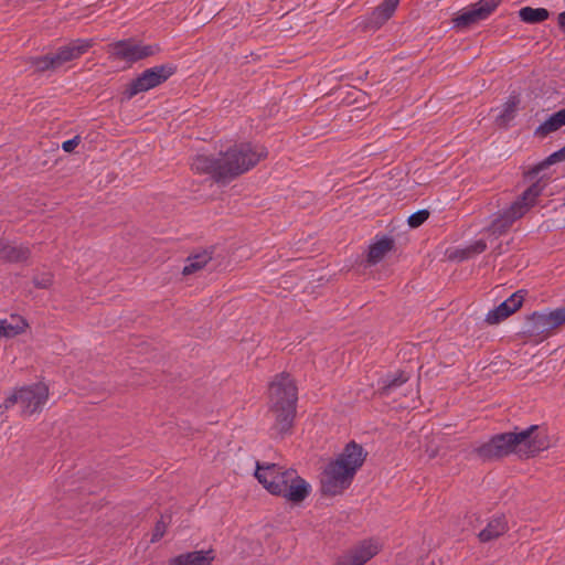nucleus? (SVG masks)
<instances>
[{
  "label": "nucleus",
  "mask_w": 565,
  "mask_h": 565,
  "mask_svg": "<svg viewBox=\"0 0 565 565\" xmlns=\"http://www.w3.org/2000/svg\"><path fill=\"white\" fill-rule=\"evenodd\" d=\"M81 142V137L75 136L74 138L66 140L62 143V149L65 152H72Z\"/></svg>",
  "instance_id": "36"
},
{
  "label": "nucleus",
  "mask_w": 565,
  "mask_h": 565,
  "mask_svg": "<svg viewBox=\"0 0 565 565\" xmlns=\"http://www.w3.org/2000/svg\"><path fill=\"white\" fill-rule=\"evenodd\" d=\"M280 481H281V483H275V484L269 483V487H271V489L274 490L273 495L281 497L285 499L286 489L289 486V481H287V478H284Z\"/></svg>",
  "instance_id": "35"
},
{
  "label": "nucleus",
  "mask_w": 565,
  "mask_h": 565,
  "mask_svg": "<svg viewBox=\"0 0 565 565\" xmlns=\"http://www.w3.org/2000/svg\"><path fill=\"white\" fill-rule=\"evenodd\" d=\"M429 217V212L427 210H419L412 215H409L407 223L412 228H417L423 225L427 218Z\"/></svg>",
  "instance_id": "31"
},
{
  "label": "nucleus",
  "mask_w": 565,
  "mask_h": 565,
  "mask_svg": "<svg viewBox=\"0 0 565 565\" xmlns=\"http://www.w3.org/2000/svg\"><path fill=\"white\" fill-rule=\"evenodd\" d=\"M377 554V546L370 542H362L360 545L350 551L348 556L356 564L364 565L374 555Z\"/></svg>",
  "instance_id": "22"
},
{
  "label": "nucleus",
  "mask_w": 565,
  "mask_h": 565,
  "mask_svg": "<svg viewBox=\"0 0 565 565\" xmlns=\"http://www.w3.org/2000/svg\"><path fill=\"white\" fill-rule=\"evenodd\" d=\"M565 160V146L559 150L553 152L543 161L533 166L529 171L524 173V177L529 180H533L541 171L547 169L550 166Z\"/></svg>",
  "instance_id": "23"
},
{
  "label": "nucleus",
  "mask_w": 565,
  "mask_h": 565,
  "mask_svg": "<svg viewBox=\"0 0 565 565\" xmlns=\"http://www.w3.org/2000/svg\"><path fill=\"white\" fill-rule=\"evenodd\" d=\"M196 258H200V263H195L194 260H188V264L183 267L182 274L183 275H191L200 269H202L211 259V253L207 250H204L201 254H196Z\"/></svg>",
  "instance_id": "28"
},
{
  "label": "nucleus",
  "mask_w": 565,
  "mask_h": 565,
  "mask_svg": "<svg viewBox=\"0 0 565 565\" xmlns=\"http://www.w3.org/2000/svg\"><path fill=\"white\" fill-rule=\"evenodd\" d=\"M113 47V53L117 58L130 64L153 56L161 51L158 44L140 45L136 44L132 39L117 41Z\"/></svg>",
  "instance_id": "8"
},
{
  "label": "nucleus",
  "mask_w": 565,
  "mask_h": 565,
  "mask_svg": "<svg viewBox=\"0 0 565 565\" xmlns=\"http://www.w3.org/2000/svg\"><path fill=\"white\" fill-rule=\"evenodd\" d=\"M33 282L39 288H49L53 282V276L51 274H42L34 276Z\"/></svg>",
  "instance_id": "33"
},
{
  "label": "nucleus",
  "mask_w": 565,
  "mask_h": 565,
  "mask_svg": "<svg viewBox=\"0 0 565 565\" xmlns=\"http://www.w3.org/2000/svg\"><path fill=\"white\" fill-rule=\"evenodd\" d=\"M519 17L525 23L535 24L548 19L550 12L545 8L524 7L520 9Z\"/></svg>",
  "instance_id": "25"
},
{
  "label": "nucleus",
  "mask_w": 565,
  "mask_h": 565,
  "mask_svg": "<svg viewBox=\"0 0 565 565\" xmlns=\"http://www.w3.org/2000/svg\"><path fill=\"white\" fill-rule=\"evenodd\" d=\"M557 22L559 29L565 31V10L558 14Z\"/></svg>",
  "instance_id": "38"
},
{
  "label": "nucleus",
  "mask_w": 565,
  "mask_h": 565,
  "mask_svg": "<svg viewBox=\"0 0 565 565\" xmlns=\"http://www.w3.org/2000/svg\"><path fill=\"white\" fill-rule=\"evenodd\" d=\"M525 214L524 206L512 203L508 209L500 212L488 226L487 231L492 235L500 236L507 233L512 224Z\"/></svg>",
  "instance_id": "11"
},
{
  "label": "nucleus",
  "mask_w": 565,
  "mask_h": 565,
  "mask_svg": "<svg viewBox=\"0 0 565 565\" xmlns=\"http://www.w3.org/2000/svg\"><path fill=\"white\" fill-rule=\"evenodd\" d=\"M502 0H479L468 10L460 11L452 19L457 29H468L471 25L486 20L501 3Z\"/></svg>",
  "instance_id": "7"
},
{
  "label": "nucleus",
  "mask_w": 565,
  "mask_h": 565,
  "mask_svg": "<svg viewBox=\"0 0 565 565\" xmlns=\"http://www.w3.org/2000/svg\"><path fill=\"white\" fill-rule=\"evenodd\" d=\"M31 255V250L25 245H14L0 242V260L4 263H25Z\"/></svg>",
  "instance_id": "15"
},
{
  "label": "nucleus",
  "mask_w": 565,
  "mask_h": 565,
  "mask_svg": "<svg viewBox=\"0 0 565 565\" xmlns=\"http://www.w3.org/2000/svg\"><path fill=\"white\" fill-rule=\"evenodd\" d=\"M14 404H17V397L13 394H11L4 399L3 404L0 405V415H2L8 408L13 406Z\"/></svg>",
  "instance_id": "37"
},
{
  "label": "nucleus",
  "mask_w": 565,
  "mask_h": 565,
  "mask_svg": "<svg viewBox=\"0 0 565 565\" xmlns=\"http://www.w3.org/2000/svg\"><path fill=\"white\" fill-rule=\"evenodd\" d=\"M550 447L545 428L531 425L525 429L514 427L511 431L499 433L472 448L471 455L482 462L500 461L512 454L520 458H533Z\"/></svg>",
  "instance_id": "1"
},
{
  "label": "nucleus",
  "mask_w": 565,
  "mask_h": 565,
  "mask_svg": "<svg viewBox=\"0 0 565 565\" xmlns=\"http://www.w3.org/2000/svg\"><path fill=\"white\" fill-rule=\"evenodd\" d=\"M548 178L542 175L535 182H533L523 193L518 196L514 203H519L524 206L525 213L535 205L536 199L542 194L543 190L547 184Z\"/></svg>",
  "instance_id": "17"
},
{
  "label": "nucleus",
  "mask_w": 565,
  "mask_h": 565,
  "mask_svg": "<svg viewBox=\"0 0 565 565\" xmlns=\"http://www.w3.org/2000/svg\"><path fill=\"white\" fill-rule=\"evenodd\" d=\"M215 559L213 548L180 554L170 559V565H210Z\"/></svg>",
  "instance_id": "14"
},
{
  "label": "nucleus",
  "mask_w": 565,
  "mask_h": 565,
  "mask_svg": "<svg viewBox=\"0 0 565 565\" xmlns=\"http://www.w3.org/2000/svg\"><path fill=\"white\" fill-rule=\"evenodd\" d=\"M508 531V522L503 514L493 518L487 526L478 534L480 542H490L498 539Z\"/></svg>",
  "instance_id": "18"
},
{
  "label": "nucleus",
  "mask_w": 565,
  "mask_h": 565,
  "mask_svg": "<svg viewBox=\"0 0 565 565\" xmlns=\"http://www.w3.org/2000/svg\"><path fill=\"white\" fill-rule=\"evenodd\" d=\"M289 486L286 489L285 499L294 504H299L306 500L311 492L310 484L301 478L295 469H289L286 475Z\"/></svg>",
  "instance_id": "13"
},
{
  "label": "nucleus",
  "mask_w": 565,
  "mask_h": 565,
  "mask_svg": "<svg viewBox=\"0 0 565 565\" xmlns=\"http://www.w3.org/2000/svg\"><path fill=\"white\" fill-rule=\"evenodd\" d=\"M487 249V244L483 239L476 241L473 244L462 250V258H468L472 255L481 254Z\"/></svg>",
  "instance_id": "32"
},
{
  "label": "nucleus",
  "mask_w": 565,
  "mask_h": 565,
  "mask_svg": "<svg viewBox=\"0 0 565 565\" xmlns=\"http://www.w3.org/2000/svg\"><path fill=\"white\" fill-rule=\"evenodd\" d=\"M337 565H356L348 555L341 558Z\"/></svg>",
  "instance_id": "39"
},
{
  "label": "nucleus",
  "mask_w": 565,
  "mask_h": 565,
  "mask_svg": "<svg viewBox=\"0 0 565 565\" xmlns=\"http://www.w3.org/2000/svg\"><path fill=\"white\" fill-rule=\"evenodd\" d=\"M13 395L17 397V403L22 405L23 413L32 415L41 411L42 406L46 403L49 388L43 383H36L31 386L21 387Z\"/></svg>",
  "instance_id": "9"
},
{
  "label": "nucleus",
  "mask_w": 565,
  "mask_h": 565,
  "mask_svg": "<svg viewBox=\"0 0 565 565\" xmlns=\"http://www.w3.org/2000/svg\"><path fill=\"white\" fill-rule=\"evenodd\" d=\"M289 472V469H285L282 466L277 463H268V462H256L255 477L258 482L270 493L273 494V489L269 487V483H281L286 475Z\"/></svg>",
  "instance_id": "12"
},
{
  "label": "nucleus",
  "mask_w": 565,
  "mask_h": 565,
  "mask_svg": "<svg viewBox=\"0 0 565 565\" xmlns=\"http://www.w3.org/2000/svg\"><path fill=\"white\" fill-rule=\"evenodd\" d=\"M166 530H167V524L161 518L154 525L151 542L154 543V542H158L159 540H161L166 533Z\"/></svg>",
  "instance_id": "34"
},
{
  "label": "nucleus",
  "mask_w": 565,
  "mask_h": 565,
  "mask_svg": "<svg viewBox=\"0 0 565 565\" xmlns=\"http://www.w3.org/2000/svg\"><path fill=\"white\" fill-rule=\"evenodd\" d=\"M409 380V375L405 371H397L394 374H387L380 381L377 393L381 396L388 395L392 391L396 390Z\"/></svg>",
  "instance_id": "21"
},
{
  "label": "nucleus",
  "mask_w": 565,
  "mask_h": 565,
  "mask_svg": "<svg viewBox=\"0 0 565 565\" xmlns=\"http://www.w3.org/2000/svg\"><path fill=\"white\" fill-rule=\"evenodd\" d=\"M366 452L354 440L348 443L333 461H330L321 475V492L326 495H338L348 489L363 466Z\"/></svg>",
  "instance_id": "3"
},
{
  "label": "nucleus",
  "mask_w": 565,
  "mask_h": 565,
  "mask_svg": "<svg viewBox=\"0 0 565 565\" xmlns=\"http://www.w3.org/2000/svg\"><path fill=\"white\" fill-rule=\"evenodd\" d=\"M565 126V107L552 114L544 122H542L534 131V136L545 138L550 134Z\"/></svg>",
  "instance_id": "19"
},
{
  "label": "nucleus",
  "mask_w": 565,
  "mask_h": 565,
  "mask_svg": "<svg viewBox=\"0 0 565 565\" xmlns=\"http://www.w3.org/2000/svg\"><path fill=\"white\" fill-rule=\"evenodd\" d=\"M526 294L527 291L524 289L515 291L498 307L490 310L486 316L484 321L488 324H498L505 320L522 307Z\"/></svg>",
  "instance_id": "10"
},
{
  "label": "nucleus",
  "mask_w": 565,
  "mask_h": 565,
  "mask_svg": "<svg viewBox=\"0 0 565 565\" xmlns=\"http://www.w3.org/2000/svg\"><path fill=\"white\" fill-rule=\"evenodd\" d=\"M196 258H200V263H195L194 260H188V264L183 267L182 274L183 275H191L200 269H202L211 259V253L207 250H204L201 254H196Z\"/></svg>",
  "instance_id": "29"
},
{
  "label": "nucleus",
  "mask_w": 565,
  "mask_h": 565,
  "mask_svg": "<svg viewBox=\"0 0 565 565\" xmlns=\"http://www.w3.org/2000/svg\"><path fill=\"white\" fill-rule=\"evenodd\" d=\"M520 104V99L516 95H511L507 103L503 105V109L497 117L495 121L499 126H507L514 117L516 108Z\"/></svg>",
  "instance_id": "26"
},
{
  "label": "nucleus",
  "mask_w": 565,
  "mask_h": 565,
  "mask_svg": "<svg viewBox=\"0 0 565 565\" xmlns=\"http://www.w3.org/2000/svg\"><path fill=\"white\" fill-rule=\"evenodd\" d=\"M26 326L25 320L22 318H19V323L17 324L9 323L7 320H0V338H13L22 333Z\"/></svg>",
  "instance_id": "27"
},
{
  "label": "nucleus",
  "mask_w": 565,
  "mask_h": 565,
  "mask_svg": "<svg viewBox=\"0 0 565 565\" xmlns=\"http://www.w3.org/2000/svg\"><path fill=\"white\" fill-rule=\"evenodd\" d=\"M399 0H384L369 18L365 28H380L382 26L395 12Z\"/></svg>",
  "instance_id": "16"
},
{
  "label": "nucleus",
  "mask_w": 565,
  "mask_h": 565,
  "mask_svg": "<svg viewBox=\"0 0 565 565\" xmlns=\"http://www.w3.org/2000/svg\"><path fill=\"white\" fill-rule=\"evenodd\" d=\"M527 323L529 329L527 331L531 334H542L545 332L551 331V328H548L550 321H548V315L547 312H533L532 315L527 316Z\"/></svg>",
  "instance_id": "24"
},
{
  "label": "nucleus",
  "mask_w": 565,
  "mask_h": 565,
  "mask_svg": "<svg viewBox=\"0 0 565 565\" xmlns=\"http://www.w3.org/2000/svg\"><path fill=\"white\" fill-rule=\"evenodd\" d=\"M92 46V40L77 39L65 46H61L56 53L29 57L28 63L36 73L54 71L64 63L78 58Z\"/></svg>",
  "instance_id": "5"
},
{
  "label": "nucleus",
  "mask_w": 565,
  "mask_h": 565,
  "mask_svg": "<svg viewBox=\"0 0 565 565\" xmlns=\"http://www.w3.org/2000/svg\"><path fill=\"white\" fill-rule=\"evenodd\" d=\"M395 246L392 237L383 236L381 239L372 244L369 248L367 263L375 265L381 262L387 252H391Z\"/></svg>",
  "instance_id": "20"
},
{
  "label": "nucleus",
  "mask_w": 565,
  "mask_h": 565,
  "mask_svg": "<svg viewBox=\"0 0 565 565\" xmlns=\"http://www.w3.org/2000/svg\"><path fill=\"white\" fill-rule=\"evenodd\" d=\"M551 330L565 323V306L547 312Z\"/></svg>",
  "instance_id": "30"
},
{
  "label": "nucleus",
  "mask_w": 565,
  "mask_h": 565,
  "mask_svg": "<svg viewBox=\"0 0 565 565\" xmlns=\"http://www.w3.org/2000/svg\"><path fill=\"white\" fill-rule=\"evenodd\" d=\"M298 388L289 373L275 376L269 385V411L275 416L273 429L289 433L296 417Z\"/></svg>",
  "instance_id": "4"
},
{
  "label": "nucleus",
  "mask_w": 565,
  "mask_h": 565,
  "mask_svg": "<svg viewBox=\"0 0 565 565\" xmlns=\"http://www.w3.org/2000/svg\"><path fill=\"white\" fill-rule=\"evenodd\" d=\"M177 72V65L162 64L143 71L126 85L122 92L124 99H131L139 93L152 89L169 79Z\"/></svg>",
  "instance_id": "6"
},
{
  "label": "nucleus",
  "mask_w": 565,
  "mask_h": 565,
  "mask_svg": "<svg viewBox=\"0 0 565 565\" xmlns=\"http://www.w3.org/2000/svg\"><path fill=\"white\" fill-rule=\"evenodd\" d=\"M266 157L267 151L264 147L244 142L228 148L225 152H220L217 158L196 156L193 159L192 169L211 174L217 183H226L247 172Z\"/></svg>",
  "instance_id": "2"
},
{
  "label": "nucleus",
  "mask_w": 565,
  "mask_h": 565,
  "mask_svg": "<svg viewBox=\"0 0 565 565\" xmlns=\"http://www.w3.org/2000/svg\"><path fill=\"white\" fill-rule=\"evenodd\" d=\"M188 260H194L195 263H200V258H196V255L189 256Z\"/></svg>",
  "instance_id": "40"
}]
</instances>
